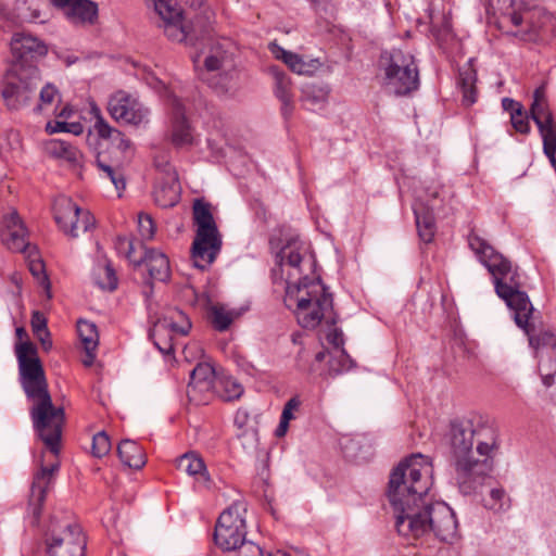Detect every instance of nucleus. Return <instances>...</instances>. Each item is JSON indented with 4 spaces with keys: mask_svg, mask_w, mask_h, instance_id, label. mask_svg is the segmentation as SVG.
I'll return each mask as SVG.
<instances>
[{
    "mask_svg": "<svg viewBox=\"0 0 556 556\" xmlns=\"http://www.w3.org/2000/svg\"><path fill=\"white\" fill-rule=\"evenodd\" d=\"M235 71H220L217 73L201 74L203 80H205L210 87H212L219 94H228L233 92L236 88L235 84Z\"/></svg>",
    "mask_w": 556,
    "mask_h": 556,
    "instance_id": "36",
    "label": "nucleus"
},
{
    "mask_svg": "<svg viewBox=\"0 0 556 556\" xmlns=\"http://www.w3.org/2000/svg\"><path fill=\"white\" fill-rule=\"evenodd\" d=\"M328 91L316 85L307 84L302 88L301 101L311 106H319L327 101Z\"/></svg>",
    "mask_w": 556,
    "mask_h": 556,
    "instance_id": "45",
    "label": "nucleus"
},
{
    "mask_svg": "<svg viewBox=\"0 0 556 556\" xmlns=\"http://www.w3.org/2000/svg\"><path fill=\"white\" fill-rule=\"evenodd\" d=\"M58 468L59 464L56 463L49 466L41 463L40 469L34 476L28 501V511L33 516V525H37L39 521L47 491L52 484L53 475Z\"/></svg>",
    "mask_w": 556,
    "mask_h": 556,
    "instance_id": "21",
    "label": "nucleus"
},
{
    "mask_svg": "<svg viewBox=\"0 0 556 556\" xmlns=\"http://www.w3.org/2000/svg\"><path fill=\"white\" fill-rule=\"evenodd\" d=\"M39 79L28 77V74L8 70L3 83L1 94L10 110H18L28 104Z\"/></svg>",
    "mask_w": 556,
    "mask_h": 556,
    "instance_id": "13",
    "label": "nucleus"
},
{
    "mask_svg": "<svg viewBox=\"0 0 556 556\" xmlns=\"http://www.w3.org/2000/svg\"><path fill=\"white\" fill-rule=\"evenodd\" d=\"M483 505L493 511H505L510 507V498L503 488H494L490 491L489 497L483 500Z\"/></svg>",
    "mask_w": 556,
    "mask_h": 556,
    "instance_id": "44",
    "label": "nucleus"
},
{
    "mask_svg": "<svg viewBox=\"0 0 556 556\" xmlns=\"http://www.w3.org/2000/svg\"><path fill=\"white\" fill-rule=\"evenodd\" d=\"M15 354L22 388L27 399L33 402L29 414L34 429L47 448L56 456L65 421L64 409L55 407L52 403L36 346L29 341L21 342L15 346Z\"/></svg>",
    "mask_w": 556,
    "mask_h": 556,
    "instance_id": "2",
    "label": "nucleus"
},
{
    "mask_svg": "<svg viewBox=\"0 0 556 556\" xmlns=\"http://www.w3.org/2000/svg\"><path fill=\"white\" fill-rule=\"evenodd\" d=\"M108 111L116 122L135 126L144 123L149 115V110L136 97L124 90H118L110 97Z\"/></svg>",
    "mask_w": 556,
    "mask_h": 556,
    "instance_id": "15",
    "label": "nucleus"
},
{
    "mask_svg": "<svg viewBox=\"0 0 556 556\" xmlns=\"http://www.w3.org/2000/svg\"><path fill=\"white\" fill-rule=\"evenodd\" d=\"M531 318L532 314H527V324L517 325L527 333L530 345L535 350L545 348L556 350V336L551 330H538Z\"/></svg>",
    "mask_w": 556,
    "mask_h": 556,
    "instance_id": "32",
    "label": "nucleus"
},
{
    "mask_svg": "<svg viewBox=\"0 0 556 556\" xmlns=\"http://www.w3.org/2000/svg\"><path fill=\"white\" fill-rule=\"evenodd\" d=\"M53 211L59 228L71 238H77L94 226L91 213L80 208L71 198L64 195L56 198Z\"/></svg>",
    "mask_w": 556,
    "mask_h": 556,
    "instance_id": "11",
    "label": "nucleus"
},
{
    "mask_svg": "<svg viewBox=\"0 0 556 556\" xmlns=\"http://www.w3.org/2000/svg\"><path fill=\"white\" fill-rule=\"evenodd\" d=\"M46 151L54 157L64 159L68 162H76L79 155L78 150L72 144L56 139L46 144Z\"/></svg>",
    "mask_w": 556,
    "mask_h": 556,
    "instance_id": "41",
    "label": "nucleus"
},
{
    "mask_svg": "<svg viewBox=\"0 0 556 556\" xmlns=\"http://www.w3.org/2000/svg\"><path fill=\"white\" fill-rule=\"evenodd\" d=\"M285 304L295 314L298 323L306 329H314L325 321L337 324L332 294L319 278L304 277L296 283H287Z\"/></svg>",
    "mask_w": 556,
    "mask_h": 556,
    "instance_id": "4",
    "label": "nucleus"
},
{
    "mask_svg": "<svg viewBox=\"0 0 556 556\" xmlns=\"http://www.w3.org/2000/svg\"><path fill=\"white\" fill-rule=\"evenodd\" d=\"M138 248L144 250L142 263H146L150 278L162 282L166 281L170 275L168 257L154 249L147 250L141 243H138Z\"/></svg>",
    "mask_w": 556,
    "mask_h": 556,
    "instance_id": "25",
    "label": "nucleus"
},
{
    "mask_svg": "<svg viewBox=\"0 0 556 556\" xmlns=\"http://www.w3.org/2000/svg\"><path fill=\"white\" fill-rule=\"evenodd\" d=\"M485 421L476 414L470 413L454 420V457L471 453L473 438L478 435Z\"/></svg>",
    "mask_w": 556,
    "mask_h": 556,
    "instance_id": "20",
    "label": "nucleus"
},
{
    "mask_svg": "<svg viewBox=\"0 0 556 556\" xmlns=\"http://www.w3.org/2000/svg\"><path fill=\"white\" fill-rule=\"evenodd\" d=\"M270 73L275 80V96L281 102V113L285 118L290 117L293 111V94L291 92V80L290 78L277 67H271Z\"/></svg>",
    "mask_w": 556,
    "mask_h": 556,
    "instance_id": "27",
    "label": "nucleus"
},
{
    "mask_svg": "<svg viewBox=\"0 0 556 556\" xmlns=\"http://www.w3.org/2000/svg\"><path fill=\"white\" fill-rule=\"evenodd\" d=\"M476 58L470 56L467 62L459 67L456 87L462 93L460 105L465 109L470 108L478 101L479 91L477 88Z\"/></svg>",
    "mask_w": 556,
    "mask_h": 556,
    "instance_id": "23",
    "label": "nucleus"
},
{
    "mask_svg": "<svg viewBox=\"0 0 556 556\" xmlns=\"http://www.w3.org/2000/svg\"><path fill=\"white\" fill-rule=\"evenodd\" d=\"M47 323V318L41 312H33L30 325L33 332L37 339H41V334H45V337H50V331L48 329Z\"/></svg>",
    "mask_w": 556,
    "mask_h": 556,
    "instance_id": "53",
    "label": "nucleus"
},
{
    "mask_svg": "<svg viewBox=\"0 0 556 556\" xmlns=\"http://www.w3.org/2000/svg\"><path fill=\"white\" fill-rule=\"evenodd\" d=\"M177 468L190 476L197 477L206 485L210 484L211 478L207 473L203 459L194 453H186L177 459Z\"/></svg>",
    "mask_w": 556,
    "mask_h": 556,
    "instance_id": "34",
    "label": "nucleus"
},
{
    "mask_svg": "<svg viewBox=\"0 0 556 556\" xmlns=\"http://www.w3.org/2000/svg\"><path fill=\"white\" fill-rule=\"evenodd\" d=\"M117 455L124 466L141 469L146 464L143 448L132 440H122L117 446Z\"/></svg>",
    "mask_w": 556,
    "mask_h": 556,
    "instance_id": "30",
    "label": "nucleus"
},
{
    "mask_svg": "<svg viewBox=\"0 0 556 556\" xmlns=\"http://www.w3.org/2000/svg\"><path fill=\"white\" fill-rule=\"evenodd\" d=\"M488 22L500 30L511 35L516 26L522 23L526 8L521 0H482Z\"/></svg>",
    "mask_w": 556,
    "mask_h": 556,
    "instance_id": "14",
    "label": "nucleus"
},
{
    "mask_svg": "<svg viewBox=\"0 0 556 556\" xmlns=\"http://www.w3.org/2000/svg\"><path fill=\"white\" fill-rule=\"evenodd\" d=\"M270 49H271V52L275 54V56L277 59L283 61V63L286 65H288V67L292 72L300 74V75H305V74L311 73V70H309L311 65L305 63L299 54L287 51L277 45H271Z\"/></svg>",
    "mask_w": 556,
    "mask_h": 556,
    "instance_id": "39",
    "label": "nucleus"
},
{
    "mask_svg": "<svg viewBox=\"0 0 556 556\" xmlns=\"http://www.w3.org/2000/svg\"><path fill=\"white\" fill-rule=\"evenodd\" d=\"M220 249V233L195 235L190 251L193 266L201 270L208 268L216 260Z\"/></svg>",
    "mask_w": 556,
    "mask_h": 556,
    "instance_id": "22",
    "label": "nucleus"
},
{
    "mask_svg": "<svg viewBox=\"0 0 556 556\" xmlns=\"http://www.w3.org/2000/svg\"><path fill=\"white\" fill-rule=\"evenodd\" d=\"M249 418V414L245 409H238L235 416V422L242 427Z\"/></svg>",
    "mask_w": 556,
    "mask_h": 556,
    "instance_id": "62",
    "label": "nucleus"
},
{
    "mask_svg": "<svg viewBox=\"0 0 556 556\" xmlns=\"http://www.w3.org/2000/svg\"><path fill=\"white\" fill-rule=\"evenodd\" d=\"M236 551L237 556H264L262 548L251 541L239 544Z\"/></svg>",
    "mask_w": 556,
    "mask_h": 556,
    "instance_id": "56",
    "label": "nucleus"
},
{
    "mask_svg": "<svg viewBox=\"0 0 556 556\" xmlns=\"http://www.w3.org/2000/svg\"><path fill=\"white\" fill-rule=\"evenodd\" d=\"M300 406V401L296 399V397H292L290 399L285 407H283V410H282V414H281V418L290 421L291 419H293V414L292 412L294 409H296L298 407Z\"/></svg>",
    "mask_w": 556,
    "mask_h": 556,
    "instance_id": "60",
    "label": "nucleus"
},
{
    "mask_svg": "<svg viewBox=\"0 0 556 556\" xmlns=\"http://www.w3.org/2000/svg\"><path fill=\"white\" fill-rule=\"evenodd\" d=\"M97 166L103 175L111 180L118 192L125 189L126 181L123 173L113 165L108 164L101 154L97 156Z\"/></svg>",
    "mask_w": 556,
    "mask_h": 556,
    "instance_id": "46",
    "label": "nucleus"
},
{
    "mask_svg": "<svg viewBox=\"0 0 556 556\" xmlns=\"http://www.w3.org/2000/svg\"><path fill=\"white\" fill-rule=\"evenodd\" d=\"M208 317L214 329L225 331L233 321L235 315L232 312L226 309L220 304H215L210 307Z\"/></svg>",
    "mask_w": 556,
    "mask_h": 556,
    "instance_id": "42",
    "label": "nucleus"
},
{
    "mask_svg": "<svg viewBox=\"0 0 556 556\" xmlns=\"http://www.w3.org/2000/svg\"><path fill=\"white\" fill-rule=\"evenodd\" d=\"M64 14L76 26L93 25L98 18V5L91 0H74Z\"/></svg>",
    "mask_w": 556,
    "mask_h": 556,
    "instance_id": "26",
    "label": "nucleus"
},
{
    "mask_svg": "<svg viewBox=\"0 0 556 556\" xmlns=\"http://www.w3.org/2000/svg\"><path fill=\"white\" fill-rule=\"evenodd\" d=\"M384 87L395 96H408L419 88V70L414 54L401 49L383 51L379 59Z\"/></svg>",
    "mask_w": 556,
    "mask_h": 556,
    "instance_id": "7",
    "label": "nucleus"
},
{
    "mask_svg": "<svg viewBox=\"0 0 556 556\" xmlns=\"http://www.w3.org/2000/svg\"><path fill=\"white\" fill-rule=\"evenodd\" d=\"M477 453L483 458L477 459L472 452L459 456L456 463V480L458 490L464 495L479 491L493 469V453L497 448V433L486 424L477 435Z\"/></svg>",
    "mask_w": 556,
    "mask_h": 556,
    "instance_id": "5",
    "label": "nucleus"
},
{
    "mask_svg": "<svg viewBox=\"0 0 556 556\" xmlns=\"http://www.w3.org/2000/svg\"><path fill=\"white\" fill-rule=\"evenodd\" d=\"M289 422L288 420L283 419V418H280V422L276 429V435L277 437H283L288 430V427H289Z\"/></svg>",
    "mask_w": 556,
    "mask_h": 556,
    "instance_id": "63",
    "label": "nucleus"
},
{
    "mask_svg": "<svg viewBox=\"0 0 556 556\" xmlns=\"http://www.w3.org/2000/svg\"><path fill=\"white\" fill-rule=\"evenodd\" d=\"M433 35L441 48L448 47L450 40L452 38V33L447 22L444 24L442 28L434 29Z\"/></svg>",
    "mask_w": 556,
    "mask_h": 556,
    "instance_id": "58",
    "label": "nucleus"
},
{
    "mask_svg": "<svg viewBox=\"0 0 556 556\" xmlns=\"http://www.w3.org/2000/svg\"><path fill=\"white\" fill-rule=\"evenodd\" d=\"M439 195L437 188L416 191L413 211L418 235L424 242H430L435 233L434 211L440 207Z\"/></svg>",
    "mask_w": 556,
    "mask_h": 556,
    "instance_id": "12",
    "label": "nucleus"
},
{
    "mask_svg": "<svg viewBox=\"0 0 556 556\" xmlns=\"http://www.w3.org/2000/svg\"><path fill=\"white\" fill-rule=\"evenodd\" d=\"M218 379L214 367L208 363H199L190 372L187 395L190 402L202 405L210 402Z\"/></svg>",
    "mask_w": 556,
    "mask_h": 556,
    "instance_id": "16",
    "label": "nucleus"
},
{
    "mask_svg": "<svg viewBox=\"0 0 556 556\" xmlns=\"http://www.w3.org/2000/svg\"><path fill=\"white\" fill-rule=\"evenodd\" d=\"M58 96L56 88L51 84H47L40 91L41 105L38 109H41L43 105H52Z\"/></svg>",
    "mask_w": 556,
    "mask_h": 556,
    "instance_id": "57",
    "label": "nucleus"
},
{
    "mask_svg": "<svg viewBox=\"0 0 556 556\" xmlns=\"http://www.w3.org/2000/svg\"><path fill=\"white\" fill-rule=\"evenodd\" d=\"M100 274H103L105 279L104 280H99L98 285L102 289H106V290H110V291L115 290L116 287H117V278H116L115 271L112 268V266L110 264H106L105 266L100 267L99 268V275Z\"/></svg>",
    "mask_w": 556,
    "mask_h": 556,
    "instance_id": "54",
    "label": "nucleus"
},
{
    "mask_svg": "<svg viewBox=\"0 0 556 556\" xmlns=\"http://www.w3.org/2000/svg\"><path fill=\"white\" fill-rule=\"evenodd\" d=\"M154 201L162 207H172L178 203L180 198V186L176 174L168 175V180L160 184L154 189Z\"/></svg>",
    "mask_w": 556,
    "mask_h": 556,
    "instance_id": "33",
    "label": "nucleus"
},
{
    "mask_svg": "<svg viewBox=\"0 0 556 556\" xmlns=\"http://www.w3.org/2000/svg\"><path fill=\"white\" fill-rule=\"evenodd\" d=\"M138 230L143 240L154 238L156 226L150 214L143 212L138 214Z\"/></svg>",
    "mask_w": 556,
    "mask_h": 556,
    "instance_id": "50",
    "label": "nucleus"
},
{
    "mask_svg": "<svg viewBox=\"0 0 556 556\" xmlns=\"http://www.w3.org/2000/svg\"><path fill=\"white\" fill-rule=\"evenodd\" d=\"M430 475L431 468L420 454L401 462L390 473L387 496L395 515L396 531L404 538L418 539L430 529L439 535L437 514L452 516L446 504L425 503Z\"/></svg>",
    "mask_w": 556,
    "mask_h": 556,
    "instance_id": "1",
    "label": "nucleus"
},
{
    "mask_svg": "<svg viewBox=\"0 0 556 556\" xmlns=\"http://www.w3.org/2000/svg\"><path fill=\"white\" fill-rule=\"evenodd\" d=\"M0 238L12 252L26 253L34 248L28 242L27 228L15 210L2 217Z\"/></svg>",
    "mask_w": 556,
    "mask_h": 556,
    "instance_id": "19",
    "label": "nucleus"
},
{
    "mask_svg": "<svg viewBox=\"0 0 556 556\" xmlns=\"http://www.w3.org/2000/svg\"><path fill=\"white\" fill-rule=\"evenodd\" d=\"M502 108L504 111L509 113V116H511V114H515L516 111L521 110L523 105L511 98H503Z\"/></svg>",
    "mask_w": 556,
    "mask_h": 556,
    "instance_id": "61",
    "label": "nucleus"
},
{
    "mask_svg": "<svg viewBox=\"0 0 556 556\" xmlns=\"http://www.w3.org/2000/svg\"><path fill=\"white\" fill-rule=\"evenodd\" d=\"M530 115L538 129L555 119L544 91L541 89H536L533 93V101L530 106Z\"/></svg>",
    "mask_w": 556,
    "mask_h": 556,
    "instance_id": "35",
    "label": "nucleus"
},
{
    "mask_svg": "<svg viewBox=\"0 0 556 556\" xmlns=\"http://www.w3.org/2000/svg\"><path fill=\"white\" fill-rule=\"evenodd\" d=\"M115 249L119 255L126 257L134 265L139 266L142 263V253L137 255L132 239L118 236L115 241Z\"/></svg>",
    "mask_w": 556,
    "mask_h": 556,
    "instance_id": "47",
    "label": "nucleus"
},
{
    "mask_svg": "<svg viewBox=\"0 0 556 556\" xmlns=\"http://www.w3.org/2000/svg\"><path fill=\"white\" fill-rule=\"evenodd\" d=\"M12 64L9 70L28 74L29 78L39 79L36 63L48 53V46L41 39L26 31H16L10 41Z\"/></svg>",
    "mask_w": 556,
    "mask_h": 556,
    "instance_id": "8",
    "label": "nucleus"
},
{
    "mask_svg": "<svg viewBox=\"0 0 556 556\" xmlns=\"http://www.w3.org/2000/svg\"><path fill=\"white\" fill-rule=\"evenodd\" d=\"M26 255V260L28 263V268L30 274L37 280V282L47 291H50V281L46 273V266L40 255L38 254L37 248H33L31 250L24 253ZM50 298V293H48Z\"/></svg>",
    "mask_w": 556,
    "mask_h": 556,
    "instance_id": "38",
    "label": "nucleus"
},
{
    "mask_svg": "<svg viewBox=\"0 0 556 556\" xmlns=\"http://www.w3.org/2000/svg\"><path fill=\"white\" fill-rule=\"evenodd\" d=\"M330 330L329 332L326 334V339L327 341L333 345L336 349L340 350L339 351V356H338V363H339V367H336L334 366V362L336 359L333 358L331 362H330V369L336 371V372H340L342 371L343 369L346 368L345 366V362L348 361L349 356L348 354L341 349L344 344V339H343V333L341 330H339L338 328L333 326H330Z\"/></svg>",
    "mask_w": 556,
    "mask_h": 556,
    "instance_id": "40",
    "label": "nucleus"
},
{
    "mask_svg": "<svg viewBox=\"0 0 556 556\" xmlns=\"http://www.w3.org/2000/svg\"><path fill=\"white\" fill-rule=\"evenodd\" d=\"M46 129L50 134L71 132L74 135H80L83 132V125L80 123H66L56 121L54 123L49 122Z\"/></svg>",
    "mask_w": 556,
    "mask_h": 556,
    "instance_id": "51",
    "label": "nucleus"
},
{
    "mask_svg": "<svg viewBox=\"0 0 556 556\" xmlns=\"http://www.w3.org/2000/svg\"><path fill=\"white\" fill-rule=\"evenodd\" d=\"M191 329V321L189 317L178 308H169L166 313L155 323V336L161 332L176 333L186 336Z\"/></svg>",
    "mask_w": 556,
    "mask_h": 556,
    "instance_id": "24",
    "label": "nucleus"
},
{
    "mask_svg": "<svg viewBox=\"0 0 556 556\" xmlns=\"http://www.w3.org/2000/svg\"><path fill=\"white\" fill-rule=\"evenodd\" d=\"M511 35L527 42L551 40L556 36V17L543 8L525 9L522 23Z\"/></svg>",
    "mask_w": 556,
    "mask_h": 556,
    "instance_id": "10",
    "label": "nucleus"
},
{
    "mask_svg": "<svg viewBox=\"0 0 556 556\" xmlns=\"http://www.w3.org/2000/svg\"><path fill=\"white\" fill-rule=\"evenodd\" d=\"M229 41L226 39H224L223 41L215 40L212 37L205 39L204 48L201 51V53L192 56L195 66L200 61V56H204L203 63L205 71L201 74H210L217 73L220 71L225 72L228 70H232L233 62L227 49Z\"/></svg>",
    "mask_w": 556,
    "mask_h": 556,
    "instance_id": "18",
    "label": "nucleus"
},
{
    "mask_svg": "<svg viewBox=\"0 0 556 556\" xmlns=\"http://www.w3.org/2000/svg\"><path fill=\"white\" fill-rule=\"evenodd\" d=\"M306 252V248L303 243L292 240L286 244L280 252L277 254V261L280 266L289 265L290 267L300 270V264L303 260V255Z\"/></svg>",
    "mask_w": 556,
    "mask_h": 556,
    "instance_id": "37",
    "label": "nucleus"
},
{
    "mask_svg": "<svg viewBox=\"0 0 556 556\" xmlns=\"http://www.w3.org/2000/svg\"><path fill=\"white\" fill-rule=\"evenodd\" d=\"M509 117L511 126L517 132L521 135H528L530 132L531 127L529 123V116L523 108L519 111H516L515 114H511Z\"/></svg>",
    "mask_w": 556,
    "mask_h": 556,
    "instance_id": "52",
    "label": "nucleus"
},
{
    "mask_svg": "<svg viewBox=\"0 0 556 556\" xmlns=\"http://www.w3.org/2000/svg\"><path fill=\"white\" fill-rule=\"evenodd\" d=\"M311 354L307 350L301 349L296 356V366L302 371H311Z\"/></svg>",
    "mask_w": 556,
    "mask_h": 556,
    "instance_id": "59",
    "label": "nucleus"
},
{
    "mask_svg": "<svg viewBox=\"0 0 556 556\" xmlns=\"http://www.w3.org/2000/svg\"><path fill=\"white\" fill-rule=\"evenodd\" d=\"M169 141L176 148L192 146L195 140L194 128L186 114L182 101L177 97H173L169 100Z\"/></svg>",
    "mask_w": 556,
    "mask_h": 556,
    "instance_id": "17",
    "label": "nucleus"
},
{
    "mask_svg": "<svg viewBox=\"0 0 556 556\" xmlns=\"http://www.w3.org/2000/svg\"><path fill=\"white\" fill-rule=\"evenodd\" d=\"M193 220L197 225L195 235L219 233L211 212V204L203 200L198 199L193 203Z\"/></svg>",
    "mask_w": 556,
    "mask_h": 556,
    "instance_id": "31",
    "label": "nucleus"
},
{
    "mask_svg": "<svg viewBox=\"0 0 556 556\" xmlns=\"http://www.w3.org/2000/svg\"><path fill=\"white\" fill-rule=\"evenodd\" d=\"M92 455L101 458L109 454L111 451V440L105 431L96 433L92 438Z\"/></svg>",
    "mask_w": 556,
    "mask_h": 556,
    "instance_id": "49",
    "label": "nucleus"
},
{
    "mask_svg": "<svg viewBox=\"0 0 556 556\" xmlns=\"http://www.w3.org/2000/svg\"><path fill=\"white\" fill-rule=\"evenodd\" d=\"M214 393H218L225 401L239 399L243 393V387L231 377L218 379Z\"/></svg>",
    "mask_w": 556,
    "mask_h": 556,
    "instance_id": "43",
    "label": "nucleus"
},
{
    "mask_svg": "<svg viewBox=\"0 0 556 556\" xmlns=\"http://www.w3.org/2000/svg\"><path fill=\"white\" fill-rule=\"evenodd\" d=\"M47 556H85L86 539L71 511L54 510L45 527Z\"/></svg>",
    "mask_w": 556,
    "mask_h": 556,
    "instance_id": "6",
    "label": "nucleus"
},
{
    "mask_svg": "<svg viewBox=\"0 0 556 556\" xmlns=\"http://www.w3.org/2000/svg\"><path fill=\"white\" fill-rule=\"evenodd\" d=\"M164 33L166 37L176 42H182L187 39V31L182 25V13L172 20H163Z\"/></svg>",
    "mask_w": 556,
    "mask_h": 556,
    "instance_id": "48",
    "label": "nucleus"
},
{
    "mask_svg": "<svg viewBox=\"0 0 556 556\" xmlns=\"http://www.w3.org/2000/svg\"><path fill=\"white\" fill-rule=\"evenodd\" d=\"M77 332L85 350L84 365L91 366L96 358V351L99 344L97 326L88 320L77 323Z\"/></svg>",
    "mask_w": 556,
    "mask_h": 556,
    "instance_id": "28",
    "label": "nucleus"
},
{
    "mask_svg": "<svg viewBox=\"0 0 556 556\" xmlns=\"http://www.w3.org/2000/svg\"><path fill=\"white\" fill-rule=\"evenodd\" d=\"M245 503L236 501L219 515L215 526L214 542L220 549L236 551L239 544L245 541Z\"/></svg>",
    "mask_w": 556,
    "mask_h": 556,
    "instance_id": "9",
    "label": "nucleus"
},
{
    "mask_svg": "<svg viewBox=\"0 0 556 556\" xmlns=\"http://www.w3.org/2000/svg\"><path fill=\"white\" fill-rule=\"evenodd\" d=\"M54 7L60 8L65 12L74 0H49Z\"/></svg>",
    "mask_w": 556,
    "mask_h": 556,
    "instance_id": "64",
    "label": "nucleus"
},
{
    "mask_svg": "<svg viewBox=\"0 0 556 556\" xmlns=\"http://www.w3.org/2000/svg\"><path fill=\"white\" fill-rule=\"evenodd\" d=\"M167 332H161V334L155 336V326L151 331V337L153 339L154 345L159 349L163 354H169L174 351L172 337L165 338Z\"/></svg>",
    "mask_w": 556,
    "mask_h": 556,
    "instance_id": "55",
    "label": "nucleus"
},
{
    "mask_svg": "<svg viewBox=\"0 0 556 556\" xmlns=\"http://www.w3.org/2000/svg\"><path fill=\"white\" fill-rule=\"evenodd\" d=\"M468 244L493 277L497 295L514 312L517 325L527 324V314H533L528 294L521 291L520 274L510 261L497 253L483 238L470 235Z\"/></svg>",
    "mask_w": 556,
    "mask_h": 556,
    "instance_id": "3",
    "label": "nucleus"
},
{
    "mask_svg": "<svg viewBox=\"0 0 556 556\" xmlns=\"http://www.w3.org/2000/svg\"><path fill=\"white\" fill-rule=\"evenodd\" d=\"M98 136L119 150L122 153H128L132 151L131 141L118 129L111 127L105 119H101L93 126Z\"/></svg>",
    "mask_w": 556,
    "mask_h": 556,
    "instance_id": "29",
    "label": "nucleus"
}]
</instances>
